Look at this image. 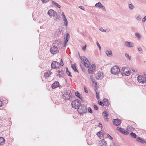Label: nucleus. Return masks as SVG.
<instances>
[{
  "mask_svg": "<svg viewBox=\"0 0 146 146\" xmlns=\"http://www.w3.org/2000/svg\"><path fill=\"white\" fill-rule=\"evenodd\" d=\"M141 17L140 15L138 16L136 18V19L138 21L141 20Z\"/></svg>",
  "mask_w": 146,
  "mask_h": 146,
  "instance_id": "nucleus-44",
  "label": "nucleus"
},
{
  "mask_svg": "<svg viewBox=\"0 0 146 146\" xmlns=\"http://www.w3.org/2000/svg\"><path fill=\"white\" fill-rule=\"evenodd\" d=\"M110 30L109 29H108L105 30V31H104V32H106V33H108V32H110Z\"/></svg>",
  "mask_w": 146,
  "mask_h": 146,
  "instance_id": "nucleus-58",
  "label": "nucleus"
},
{
  "mask_svg": "<svg viewBox=\"0 0 146 146\" xmlns=\"http://www.w3.org/2000/svg\"><path fill=\"white\" fill-rule=\"evenodd\" d=\"M62 96L63 99L69 100L71 96V91L70 90H66Z\"/></svg>",
  "mask_w": 146,
  "mask_h": 146,
  "instance_id": "nucleus-4",
  "label": "nucleus"
},
{
  "mask_svg": "<svg viewBox=\"0 0 146 146\" xmlns=\"http://www.w3.org/2000/svg\"><path fill=\"white\" fill-rule=\"evenodd\" d=\"M96 44L97 45V46H98V47L100 50H101V48L100 45L99 44V43H98V41L96 42Z\"/></svg>",
  "mask_w": 146,
  "mask_h": 146,
  "instance_id": "nucleus-45",
  "label": "nucleus"
},
{
  "mask_svg": "<svg viewBox=\"0 0 146 146\" xmlns=\"http://www.w3.org/2000/svg\"><path fill=\"white\" fill-rule=\"evenodd\" d=\"M87 111V107L84 104H80L78 108V111L80 114L86 113Z\"/></svg>",
  "mask_w": 146,
  "mask_h": 146,
  "instance_id": "nucleus-2",
  "label": "nucleus"
},
{
  "mask_svg": "<svg viewBox=\"0 0 146 146\" xmlns=\"http://www.w3.org/2000/svg\"><path fill=\"white\" fill-rule=\"evenodd\" d=\"M54 17V20L55 21H57L58 20H60L59 18L60 17V16L58 15L57 13L56 12V14L55 15V16H53Z\"/></svg>",
  "mask_w": 146,
  "mask_h": 146,
  "instance_id": "nucleus-27",
  "label": "nucleus"
},
{
  "mask_svg": "<svg viewBox=\"0 0 146 146\" xmlns=\"http://www.w3.org/2000/svg\"><path fill=\"white\" fill-rule=\"evenodd\" d=\"M102 4L100 2H98V3H96L95 4V6L96 7H98V8H99Z\"/></svg>",
  "mask_w": 146,
  "mask_h": 146,
  "instance_id": "nucleus-38",
  "label": "nucleus"
},
{
  "mask_svg": "<svg viewBox=\"0 0 146 146\" xmlns=\"http://www.w3.org/2000/svg\"><path fill=\"white\" fill-rule=\"evenodd\" d=\"M71 67L72 69L74 70L75 72H78V71L77 69L76 65L75 64H71Z\"/></svg>",
  "mask_w": 146,
  "mask_h": 146,
  "instance_id": "nucleus-30",
  "label": "nucleus"
},
{
  "mask_svg": "<svg viewBox=\"0 0 146 146\" xmlns=\"http://www.w3.org/2000/svg\"><path fill=\"white\" fill-rule=\"evenodd\" d=\"M99 126L100 127H102V124L101 123H99Z\"/></svg>",
  "mask_w": 146,
  "mask_h": 146,
  "instance_id": "nucleus-61",
  "label": "nucleus"
},
{
  "mask_svg": "<svg viewBox=\"0 0 146 146\" xmlns=\"http://www.w3.org/2000/svg\"><path fill=\"white\" fill-rule=\"evenodd\" d=\"M126 68H123L120 71L121 74L124 76H129L130 74V72L129 70H126Z\"/></svg>",
  "mask_w": 146,
  "mask_h": 146,
  "instance_id": "nucleus-7",
  "label": "nucleus"
},
{
  "mask_svg": "<svg viewBox=\"0 0 146 146\" xmlns=\"http://www.w3.org/2000/svg\"><path fill=\"white\" fill-rule=\"evenodd\" d=\"M128 6L129 9L131 10L133 9L134 7V6L132 3L129 4Z\"/></svg>",
  "mask_w": 146,
  "mask_h": 146,
  "instance_id": "nucleus-35",
  "label": "nucleus"
},
{
  "mask_svg": "<svg viewBox=\"0 0 146 146\" xmlns=\"http://www.w3.org/2000/svg\"><path fill=\"white\" fill-rule=\"evenodd\" d=\"M95 92H96V98L98 100L100 99V98L99 96V92H98L97 89L95 90Z\"/></svg>",
  "mask_w": 146,
  "mask_h": 146,
  "instance_id": "nucleus-31",
  "label": "nucleus"
},
{
  "mask_svg": "<svg viewBox=\"0 0 146 146\" xmlns=\"http://www.w3.org/2000/svg\"><path fill=\"white\" fill-rule=\"evenodd\" d=\"M79 98L82 100H84V98L83 97L81 96H80L79 97Z\"/></svg>",
  "mask_w": 146,
  "mask_h": 146,
  "instance_id": "nucleus-59",
  "label": "nucleus"
},
{
  "mask_svg": "<svg viewBox=\"0 0 146 146\" xmlns=\"http://www.w3.org/2000/svg\"><path fill=\"white\" fill-rule=\"evenodd\" d=\"M80 103L81 102L80 100L78 99H76L72 102L71 105L73 108L76 109L78 108Z\"/></svg>",
  "mask_w": 146,
  "mask_h": 146,
  "instance_id": "nucleus-6",
  "label": "nucleus"
},
{
  "mask_svg": "<svg viewBox=\"0 0 146 146\" xmlns=\"http://www.w3.org/2000/svg\"><path fill=\"white\" fill-rule=\"evenodd\" d=\"M144 75L145 76V78H146V73L144 74Z\"/></svg>",
  "mask_w": 146,
  "mask_h": 146,
  "instance_id": "nucleus-64",
  "label": "nucleus"
},
{
  "mask_svg": "<svg viewBox=\"0 0 146 146\" xmlns=\"http://www.w3.org/2000/svg\"><path fill=\"white\" fill-rule=\"evenodd\" d=\"M52 73L49 71L45 72L44 74V76L45 77L47 78L50 76V75Z\"/></svg>",
  "mask_w": 146,
  "mask_h": 146,
  "instance_id": "nucleus-18",
  "label": "nucleus"
},
{
  "mask_svg": "<svg viewBox=\"0 0 146 146\" xmlns=\"http://www.w3.org/2000/svg\"><path fill=\"white\" fill-rule=\"evenodd\" d=\"M62 16L64 20V24L66 26H67L68 24V21L64 12H62Z\"/></svg>",
  "mask_w": 146,
  "mask_h": 146,
  "instance_id": "nucleus-12",
  "label": "nucleus"
},
{
  "mask_svg": "<svg viewBox=\"0 0 146 146\" xmlns=\"http://www.w3.org/2000/svg\"><path fill=\"white\" fill-rule=\"evenodd\" d=\"M80 58L81 60L84 63V66L87 68L89 67L90 64L88 59L84 56H80Z\"/></svg>",
  "mask_w": 146,
  "mask_h": 146,
  "instance_id": "nucleus-3",
  "label": "nucleus"
},
{
  "mask_svg": "<svg viewBox=\"0 0 146 146\" xmlns=\"http://www.w3.org/2000/svg\"><path fill=\"white\" fill-rule=\"evenodd\" d=\"M104 105L106 106H108L110 104V103L108 99L106 98L104 99L103 100Z\"/></svg>",
  "mask_w": 146,
  "mask_h": 146,
  "instance_id": "nucleus-19",
  "label": "nucleus"
},
{
  "mask_svg": "<svg viewBox=\"0 0 146 146\" xmlns=\"http://www.w3.org/2000/svg\"><path fill=\"white\" fill-rule=\"evenodd\" d=\"M84 89L85 92L86 93H87L88 92V91L85 86L84 87Z\"/></svg>",
  "mask_w": 146,
  "mask_h": 146,
  "instance_id": "nucleus-57",
  "label": "nucleus"
},
{
  "mask_svg": "<svg viewBox=\"0 0 146 146\" xmlns=\"http://www.w3.org/2000/svg\"><path fill=\"white\" fill-rule=\"evenodd\" d=\"M94 109L96 110H97L98 109V107L96 105H94Z\"/></svg>",
  "mask_w": 146,
  "mask_h": 146,
  "instance_id": "nucleus-48",
  "label": "nucleus"
},
{
  "mask_svg": "<svg viewBox=\"0 0 146 146\" xmlns=\"http://www.w3.org/2000/svg\"><path fill=\"white\" fill-rule=\"evenodd\" d=\"M136 140L137 141H139L141 143H144L145 142V141L144 140L140 137H137L136 139Z\"/></svg>",
  "mask_w": 146,
  "mask_h": 146,
  "instance_id": "nucleus-26",
  "label": "nucleus"
},
{
  "mask_svg": "<svg viewBox=\"0 0 146 146\" xmlns=\"http://www.w3.org/2000/svg\"><path fill=\"white\" fill-rule=\"evenodd\" d=\"M138 50L139 51H142V49L141 48H138Z\"/></svg>",
  "mask_w": 146,
  "mask_h": 146,
  "instance_id": "nucleus-60",
  "label": "nucleus"
},
{
  "mask_svg": "<svg viewBox=\"0 0 146 146\" xmlns=\"http://www.w3.org/2000/svg\"><path fill=\"white\" fill-rule=\"evenodd\" d=\"M125 56L128 60H131V57L129 56L128 54L127 53H125Z\"/></svg>",
  "mask_w": 146,
  "mask_h": 146,
  "instance_id": "nucleus-39",
  "label": "nucleus"
},
{
  "mask_svg": "<svg viewBox=\"0 0 146 146\" xmlns=\"http://www.w3.org/2000/svg\"><path fill=\"white\" fill-rule=\"evenodd\" d=\"M86 45H85L84 46L82 47V50H83V51H84L86 49Z\"/></svg>",
  "mask_w": 146,
  "mask_h": 146,
  "instance_id": "nucleus-53",
  "label": "nucleus"
},
{
  "mask_svg": "<svg viewBox=\"0 0 146 146\" xmlns=\"http://www.w3.org/2000/svg\"><path fill=\"white\" fill-rule=\"evenodd\" d=\"M64 72L62 70H58L57 75L60 77H62L64 76Z\"/></svg>",
  "mask_w": 146,
  "mask_h": 146,
  "instance_id": "nucleus-17",
  "label": "nucleus"
},
{
  "mask_svg": "<svg viewBox=\"0 0 146 146\" xmlns=\"http://www.w3.org/2000/svg\"><path fill=\"white\" fill-rule=\"evenodd\" d=\"M60 42L54 43L51 47L50 51L51 54H55L59 52L58 48L61 46Z\"/></svg>",
  "mask_w": 146,
  "mask_h": 146,
  "instance_id": "nucleus-1",
  "label": "nucleus"
},
{
  "mask_svg": "<svg viewBox=\"0 0 146 146\" xmlns=\"http://www.w3.org/2000/svg\"><path fill=\"white\" fill-rule=\"evenodd\" d=\"M59 64H60L61 66H63L64 65L63 62L62 61V59H61V62H60L59 63Z\"/></svg>",
  "mask_w": 146,
  "mask_h": 146,
  "instance_id": "nucleus-51",
  "label": "nucleus"
},
{
  "mask_svg": "<svg viewBox=\"0 0 146 146\" xmlns=\"http://www.w3.org/2000/svg\"><path fill=\"white\" fill-rule=\"evenodd\" d=\"M51 86L52 88L55 89L59 86V83H53Z\"/></svg>",
  "mask_w": 146,
  "mask_h": 146,
  "instance_id": "nucleus-20",
  "label": "nucleus"
},
{
  "mask_svg": "<svg viewBox=\"0 0 146 146\" xmlns=\"http://www.w3.org/2000/svg\"><path fill=\"white\" fill-rule=\"evenodd\" d=\"M117 130H118V131H119L120 132V131L121 130H124V131H125V130L124 129H122V128L121 127H117Z\"/></svg>",
  "mask_w": 146,
  "mask_h": 146,
  "instance_id": "nucleus-46",
  "label": "nucleus"
},
{
  "mask_svg": "<svg viewBox=\"0 0 146 146\" xmlns=\"http://www.w3.org/2000/svg\"><path fill=\"white\" fill-rule=\"evenodd\" d=\"M146 20V18L145 16L142 19V22L144 23Z\"/></svg>",
  "mask_w": 146,
  "mask_h": 146,
  "instance_id": "nucleus-49",
  "label": "nucleus"
},
{
  "mask_svg": "<svg viewBox=\"0 0 146 146\" xmlns=\"http://www.w3.org/2000/svg\"><path fill=\"white\" fill-rule=\"evenodd\" d=\"M95 68L94 64H92L91 67L89 68L88 70V72L90 74H91L93 72L94 69Z\"/></svg>",
  "mask_w": 146,
  "mask_h": 146,
  "instance_id": "nucleus-15",
  "label": "nucleus"
},
{
  "mask_svg": "<svg viewBox=\"0 0 146 146\" xmlns=\"http://www.w3.org/2000/svg\"><path fill=\"white\" fill-rule=\"evenodd\" d=\"M107 136L108 137H109V138H110V139L111 140L113 139V138L110 135L108 134L107 135Z\"/></svg>",
  "mask_w": 146,
  "mask_h": 146,
  "instance_id": "nucleus-55",
  "label": "nucleus"
},
{
  "mask_svg": "<svg viewBox=\"0 0 146 146\" xmlns=\"http://www.w3.org/2000/svg\"><path fill=\"white\" fill-rule=\"evenodd\" d=\"M99 146H107V143L104 139H103L101 143H99Z\"/></svg>",
  "mask_w": 146,
  "mask_h": 146,
  "instance_id": "nucleus-22",
  "label": "nucleus"
},
{
  "mask_svg": "<svg viewBox=\"0 0 146 146\" xmlns=\"http://www.w3.org/2000/svg\"><path fill=\"white\" fill-rule=\"evenodd\" d=\"M75 95L78 97V98L79 97L81 96L80 94L78 92H75Z\"/></svg>",
  "mask_w": 146,
  "mask_h": 146,
  "instance_id": "nucleus-40",
  "label": "nucleus"
},
{
  "mask_svg": "<svg viewBox=\"0 0 146 146\" xmlns=\"http://www.w3.org/2000/svg\"><path fill=\"white\" fill-rule=\"evenodd\" d=\"M99 8L102 9L103 10H104V11H106V9H105V7L102 4L101 5L100 7Z\"/></svg>",
  "mask_w": 146,
  "mask_h": 146,
  "instance_id": "nucleus-42",
  "label": "nucleus"
},
{
  "mask_svg": "<svg viewBox=\"0 0 146 146\" xmlns=\"http://www.w3.org/2000/svg\"><path fill=\"white\" fill-rule=\"evenodd\" d=\"M79 8H80V9H82L83 10H84V8H83V7L82 6H79Z\"/></svg>",
  "mask_w": 146,
  "mask_h": 146,
  "instance_id": "nucleus-62",
  "label": "nucleus"
},
{
  "mask_svg": "<svg viewBox=\"0 0 146 146\" xmlns=\"http://www.w3.org/2000/svg\"><path fill=\"white\" fill-rule=\"evenodd\" d=\"M70 35L68 33L66 34V36L64 38V46L66 44L68 40L70 39Z\"/></svg>",
  "mask_w": 146,
  "mask_h": 146,
  "instance_id": "nucleus-10",
  "label": "nucleus"
},
{
  "mask_svg": "<svg viewBox=\"0 0 146 146\" xmlns=\"http://www.w3.org/2000/svg\"><path fill=\"white\" fill-rule=\"evenodd\" d=\"M56 12L54 10L51 9L48 10L47 14L50 16H55V15L56 14Z\"/></svg>",
  "mask_w": 146,
  "mask_h": 146,
  "instance_id": "nucleus-13",
  "label": "nucleus"
},
{
  "mask_svg": "<svg viewBox=\"0 0 146 146\" xmlns=\"http://www.w3.org/2000/svg\"><path fill=\"white\" fill-rule=\"evenodd\" d=\"M88 112L90 113H92L93 112L92 109L90 107H89L88 108Z\"/></svg>",
  "mask_w": 146,
  "mask_h": 146,
  "instance_id": "nucleus-43",
  "label": "nucleus"
},
{
  "mask_svg": "<svg viewBox=\"0 0 146 146\" xmlns=\"http://www.w3.org/2000/svg\"><path fill=\"white\" fill-rule=\"evenodd\" d=\"M127 129L128 131H133L135 129L133 127L131 126H128L127 127Z\"/></svg>",
  "mask_w": 146,
  "mask_h": 146,
  "instance_id": "nucleus-25",
  "label": "nucleus"
},
{
  "mask_svg": "<svg viewBox=\"0 0 146 146\" xmlns=\"http://www.w3.org/2000/svg\"><path fill=\"white\" fill-rule=\"evenodd\" d=\"M104 133V131L103 130H101L97 133V135L100 138H101L103 136Z\"/></svg>",
  "mask_w": 146,
  "mask_h": 146,
  "instance_id": "nucleus-23",
  "label": "nucleus"
},
{
  "mask_svg": "<svg viewBox=\"0 0 146 146\" xmlns=\"http://www.w3.org/2000/svg\"><path fill=\"white\" fill-rule=\"evenodd\" d=\"M103 115L104 116V118L106 120H107V121H108V118L107 117L108 115L107 113V112L106 111H104L102 113Z\"/></svg>",
  "mask_w": 146,
  "mask_h": 146,
  "instance_id": "nucleus-24",
  "label": "nucleus"
},
{
  "mask_svg": "<svg viewBox=\"0 0 146 146\" xmlns=\"http://www.w3.org/2000/svg\"><path fill=\"white\" fill-rule=\"evenodd\" d=\"M59 66V63L56 61H53L51 64L52 68L54 69H58Z\"/></svg>",
  "mask_w": 146,
  "mask_h": 146,
  "instance_id": "nucleus-9",
  "label": "nucleus"
},
{
  "mask_svg": "<svg viewBox=\"0 0 146 146\" xmlns=\"http://www.w3.org/2000/svg\"><path fill=\"white\" fill-rule=\"evenodd\" d=\"M66 73L68 76L71 77L72 76L71 73L69 71L67 67L66 68Z\"/></svg>",
  "mask_w": 146,
  "mask_h": 146,
  "instance_id": "nucleus-34",
  "label": "nucleus"
},
{
  "mask_svg": "<svg viewBox=\"0 0 146 146\" xmlns=\"http://www.w3.org/2000/svg\"><path fill=\"white\" fill-rule=\"evenodd\" d=\"M92 8V7H90V9H89V10H90V11H93V10H92V9H91Z\"/></svg>",
  "mask_w": 146,
  "mask_h": 146,
  "instance_id": "nucleus-63",
  "label": "nucleus"
},
{
  "mask_svg": "<svg viewBox=\"0 0 146 146\" xmlns=\"http://www.w3.org/2000/svg\"><path fill=\"white\" fill-rule=\"evenodd\" d=\"M99 30L100 31L102 32H104L105 31V30L102 28H100Z\"/></svg>",
  "mask_w": 146,
  "mask_h": 146,
  "instance_id": "nucleus-56",
  "label": "nucleus"
},
{
  "mask_svg": "<svg viewBox=\"0 0 146 146\" xmlns=\"http://www.w3.org/2000/svg\"><path fill=\"white\" fill-rule=\"evenodd\" d=\"M120 132L125 135H128L129 133V132L127 131H125H125L121 130L120 131Z\"/></svg>",
  "mask_w": 146,
  "mask_h": 146,
  "instance_id": "nucleus-33",
  "label": "nucleus"
},
{
  "mask_svg": "<svg viewBox=\"0 0 146 146\" xmlns=\"http://www.w3.org/2000/svg\"><path fill=\"white\" fill-rule=\"evenodd\" d=\"M132 70L134 72H137V69H132Z\"/></svg>",
  "mask_w": 146,
  "mask_h": 146,
  "instance_id": "nucleus-54",
  "label": "nucleus"
},
{
  "mask_svg": "<svg viewBox=\"0 0 146 146\" xmlns=\"http://www.w3.org/2000/svg\"><path fill=\"white\" fill-rule=\"evenodd\" d=\"M98 103L99 104L102 106H103L104 105V102L103 103L101 101H98Z\"/></svg>",
  "mask_w": 146,
  "mask_h": 146,
  "instance_id": "nucleus-41",
  "label": "nucleus"
},
{
  "mask_svg": "<svg viewBox=\"0 0 146 146\" xmlns=\"http://www.w3.org/2000/svg\"><path fill=\"white\" fill-rule=\"evenodd\" d=\"M104 77L103 73L102 72H99L96 75V78L98 80H101Z\"/></svg>",
  "mask_w": 146,
  "mask_h": 146,
  "instance_id": "nucleus-14",
  "label": "nucleus"
},
{
  "mask_svg": "<svg viewBox=\"0 0 146 146\" xmlns=\"http://www.w3.org/2000/svg\"><path fill=\"white\" fill-rule=\"evenodd\" d=\"M112 121L114 124L116 126L119 125L121 123V120L118 119H113Z\"/></svg>",
  "mask_w": 146,
  "mask_h": 146,
  "instance_id": "nucleus-11",
  "label": "nucleus"
},
{
  "mask_svg": "<svg viewBox=\"0 0 146 146\" xmlns=\"http://www.w3.org/2000/svg\"><path fill=\"white\" fill-rule=\"evenodd\" d=\"M137 80L139 82H146V78L143 75H139L137 77Z\"/></svg>",
  "mask_w": 146,
  "mask_h": 146,
  "instance_id": "nucleus-8",
  "label": "nucleus"
},
{
  "mask_svg": "<svg viewBox=\"0 0 146 146\" xmlns=\"http://www.w3.org/2000/svg\"><path fill=\"white\" fill-rule=\"evenodd\" d=\"M98 83H93L92 86L95 87V90L97 89L99 87V85L98 84Z\"/></svg>",
  "mask_w": 146,
  "mask_h": 146,
  "instance_id": "nucleus-29",
  "label": "nucleus"
},
{
  "mask_svg": "<svg viewBox=\"0 0 146 146\" xmlns=\"http://www.w3.org/2000/svg\"><path fill=\"white\" fill-rule=\"evenodd\" d=\"M125 45L127 47H132L133 46V44L132 42L126 41L125 43Z\"/></svg>",
  "mask_w": 146,
  "mask_h": 146,
  "instance_id": "nucleus-16",
  "label": "nucleus"
},
{
  "mask_svg": "<svg viewBox=\"0 0 146 146\" xmlns=\"http://www.w3.org/2000/svg\"><path fill=\"white\" fill-rule=\"evenodd\" d=\"M5 141V139L3 138L0 137V145L4 143Z\"/></svg>",
  "mask_w": 146,
  "mask_h": 146,
  "instance_id": "nucleus-37",
  "label": "nucleus"
},
{
  "mask_svg": "<svg viewBox=\"0 0 146 146\" xmlns=\"http://www.w3.org/2000/svg\"><path fill=\"white\" fill-rule=\"evenodd\" d=\"M135 35L136 37L138 39H139L141 37V36L140 34L138 33H135Z\"/></svg>",
  "mask_w": 146,
  "mask_h": 146,
  "instance_id": "nucleus-36",
  "label": "nucleus"
},
{
  "mask_svg": "<svg viewBox=\"0 0 146 146\" xmlns=\"http://www.w3.org/2000/svg\"><path fill=\"white\" fill-rule=\"evenodd\" d=\"M106 53L107 56L109 57H110L112 56V53L111 50H108L106 51Z\"/></svg>",
  "mask_w": 146,
  "mask_h": 146,
  "instance_id": "nucleus-21",
  "label": "nucleus"
},
{
  "mask_svg": "<svg viewBox=\"0 0 146 146\" xmlns=\"http://www.w3.org/2000/svg\"><path fill=\"white\" fill-rule=\"evenodd\" d=\"M52 4L55 6H56L58 8H60V5L56 3L54 1H52Z\"/></svg>",
  "mask_w": 146,
  "mask_h": 146,
  "instance_id": "nucleus-28",
  "label": "nucleus"
},
{
  "mask_svg": "<svg viewBox=\"0 0 146 146\" xmlns=\"http://www.w3.org/2000/svg\"><path fill=\"white\" fill-rule=\"evenodd\" d=\"M111 73L114 75L118 74L120 72V69L119 68L116 66H114L111 69Z\"/></svg>",
  "mask_w": 146,
  "mask_h": 146,
  "instance_id": "nucleus-5",
  "label": "nucleus"
},
{
  "mask_svg": "<svg viewBox=\"0 0 146 146\" xmlns=\"http://www.w3.org/2000/svg\"><path fill=\"white\" fill-rule=\"evenodd\" d=\"M3 104V103L2 101V100H1V99H0V107H1Z\"/></svg>",
  "mask_w": 146,
  "mask_h": 146,
  "instance_id": "nucleus-47",
  "label": "nucleus"
},
{
  "mask_svg": "<svg viewBox=\"0 0 146 146\" xmlns=\"http://www.w3.org/2000/svg\"><path fill=\"white\" fill-rule=\"evenodd\" d=\"M49 0H41L42 3H46L48 2Z\"/></svg>",
  "mask_w": 146,
  "mask_h": 146,
  "instance_id": "nucleus-50",
  "label": "nucleus"
},
{
  "mask_svg": "<svg viewBox=\"0 0 146 146\" xmlns=\"http://www.w3.org/2000/svg\"><path fill=\"white\" fill-rule=\"evenodd\" d=\"M130 134L131 137L133 138H135L137 137V135L136 134L134 133L131 132L130 133Z\"/></svg>",
  "mask_w": 146,
  "mask_h": 146,
  "instance_id": "nucleus-32",
  "label": "nucleus"
},
{
  "mask_svg": "<svg viewBox=\"0 0 146 146\" xmlns=\"http://www.w3.org/2000/svg\"><path fill=\"white\" fill-rule=\"evenodd\" d=\"M90 78L91 79L92 82H95V81H94V78L92 76H90Z\"/></svg>",
  "mask_w": 146,
  "mask_h": 146,
  "instance_id": "nucleus-52",
  "label": "nucleus"
}]
</instances>
